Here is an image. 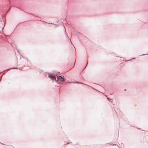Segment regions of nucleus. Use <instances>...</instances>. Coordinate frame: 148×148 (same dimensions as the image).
Returning a JSON list of instances; mask_svg holds the SVG:
<instances>
[{
	"label": "nucleus",
	"mask_w": 148,
	"mask_h": 148,
	"mask_svg": "<svg viewBox=\"0 0 148 148\" xmlns=\"http://www.w3.org/2000/svg\"><path fill=\"white\" fill-rule=\"evenodd\" d=\"M50 78L51 79L53 80H55L56 79V77L55 76L53 75H50Z\"/></svg>",
	"instance_id": "nucleus-2"
},
{
	"label": "nucleus",
	"mask_w": 148,
	"mask_h": 148,
	"mask_svg": "<svg viewBox=\"0 0 148 148\" xmlns=\"http://www.w3.org/2000/svg\"><path fill=\"white\" fill-rule=\"evenodd\" d=\"M57 79L58 80L61 82H63L64 81V79L60 76H58L57 77Z\"/></svg>",
	"instance_id": "nucleus-1"
}]
</instances>
